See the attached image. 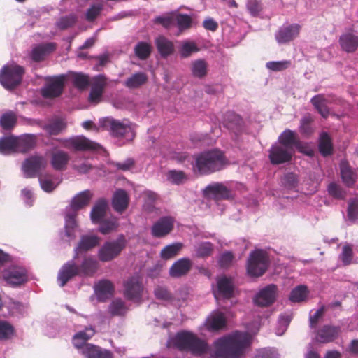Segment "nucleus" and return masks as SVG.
Returning <instances> with one entry per match:
<instances>
[{"label": "nucleus", "instance_id": "nucleus-36", "mask_svg": "<svg viewBox=\"0 0 358 358\" xmlns=\"http://www.w3.org/2000/svg\"><path fill=\"white\" fill-rule=\"evenodd\" d=\"M341 175L343 182L348 187H352L356 181V173L352 171L347 162L340 164Z\"/></svg>", "mask_w": 358, "mask_h": 358}, {"label": "nucleus", "instance_id": "nucleus-2", "mask_svg": "<svg viewBox=\"0 0 358 358\" xmlns=\"http://www.w3.org/2000/svg\"><path fill=\"white\" fill-rule=\"evenodd\" d=\"M74 259L68 261L59 271L57 280L61 287L75 276L92 277L98 270L99 262L92 257H85L80 265Z\"/></svg>", "mask_w": 358, "mask_h": 358}, {"label": "nucleus", "instance_id": "nucleus-1", "mask_svg": "<svg viewBox=\"0 0 358 358\" xmlns=\"http://www.w3.org/2000/svg\"><path fill=\"white\" fill-rule=\"evenodd\" d=\"M250 343L251 336L248 333L235 331L215 342V357L238 358Z\"/></svg>", "mask_w": 358, "mask_h": 358}, {"label": "nucleus", "instance_id": "nucleus-45", "mask_svg": "<svg viewBox=\"0 0 358 358\" xmlns=\"http://www.w3.org/2000/svg\"><path fill=\"white\" fill-rule=\"evenodd\" d=\"M199 51V48L196 43L190 41H182L178 50L180 57L182 59L189 57L193 53Z\"/></svg>", "mask_w": 358, "mask_h": 358}, {"label": "nucleus", "instance_id": "nucleus-43", "mask_svg": "<svg viewBox=\"0 0 358 358\" xmlns=\"http://www.w3.org/2000/svg\"><path fill=\"white\" fill-rule=\"evenodd\" d=\"M0 152L3 155H10L17 152L16 137L9 136L1 138Z\"/></svg>", "mask_w": 358, "mask_h": 358}, {"label": "nucleus", "instance_id": "nucleus-39", "mask_svg": "<svg viewBox=\"0 0 358 358\" xmlns=\"http://www.w3.org/2000/svg\"><path fill=\"white\" fill-rule=\"evenodd\" d=\"M65 216V234L68 237H74V229L77 227V212L68 208L66 209Z\"/></svg>", "mask_w": 358, "mask_h": 358}, {"label": "nucleus", "instance_id": "nucleus-10", "mask_svg": "<svg viewBox=\"0 0 358 358\" xmlns=\"http://www.w3.org/2000/svg\"><path fill=\"white\" fill-rule=\"evenodd\" d=\"M66 76L63 74L45 78V85L41 94L45 99H55L62 94L65 87Z\"/></svg>", "mask_w": 358, "mask_h": 358}, {"label": "nucleus", "instance_id": "nucleus-21", "mask_svg": "<svg viewBox=\"0 0 358 358\" xmlns=\"http://www.w3.org/2000/svg\"><path fill=\"white\" fill-rule=\"evenodd\" d=\"M242 117L234 112L229 111L224 116V126L236 136L241 134L243 129Z\"/></svg>", "mask_w": 358, "mask_h": 358}, {"label": "nucleus", "instance_id": "nucleus-35", "mask_svg": "<svg viewBox=\"0 0 358 358\" xmlns=\"http://www.w3.org/2000/svg\"><path fill=\"white\" fill-rule=\"evenodd\" d=\"M204 194L206 196H213L215 198L226 199L229 196V191L222 183H214L208 185L205 190Z\"/></svg>", "mask_w": 358, "mask_h": 358}, {"label": "nucleus", "instance_id": "nucleus-30", "mask_svg": "<svg viewBox=\"0 0 358 358\" xmlns=\"http://www.w3.org/2000/svg\"><path fill=\"white\" fill-rule=\"evenodd\" d=\"M108 208V202L104 199H99L94 205L90 217L93 223L101 222V220L105 217Z\"/></svg>", "mask_w": 358, "mask_h": 358}, {"label": "nucleus", "instance_id": "nucleus-58", "mask_svg": "<svg viewBox=\"0 0 358 358\" xmlns=\"http://www.w3.org/2000/svg\"><path fill=\"white\" fill-rule=\"evenodd\" d=\"M78 17L76 14L71 13L69 15L63 16L59 18L57 23V26L62 30H65L72 27L77 22Z\"/></svg>", "mask_w": 358, "mask_h": 358}, {"label": "nucleus", "instance_id": "nucleus-53", "mask_svg": "<svg viewBox=\"0 0 358 358\" xmlns=\"http://www.w3.org/2000/svg\"><path fill=\"white\" fill-rule=\"evenodd\" d=\"M307 287L299 285L292 290L289 299L292 302L299 303L304 301L307 297Z\"/></svg>", "mask_w": 358, "mask_h": 358}, {"label": "nucleus", "instance_id": "nucleus-57", "mask_svg": "<svg viewBox=\"0 0 358 358\" xmlns=\"http://www.w3.org/2000/svg\"><path fill=\"white\" fill-rule=\"evenodd\" d=\"M214 245L210 242H203L196 249V255L198 257L206 258L213 255Z\"/></svg>", "mask_w": 358, "mask_h": 358}, {"label": "nucleus", "instance_id": "nucleus-48", "mask_svg": "<svg viewBox=\"0 0 358 358\" xmlns=\"http://www.w3.org/2000/svg\"><path fill=\"white\" fill-rule=\"evenodd\" d=\"M151 52L152 46L147 42H138L134 48L136 56L141 60L147 59L150 57Z\"/></svg>", "mask_w": 358, "mask_h": 358}, {"label": "nucleus", "instance_id": "nucleus-37", "mask_svg": "<svg viewBox=\"0 0 358 358\" xmlns=\"http://www.w3.org/2000/svg\"><path fill=\"white\" fill-rule=\"evenodd\" d=\"M66 128V122L62 118L53 119L50 122L43 126V129L51 136L59 134Z\"/></svg>", "mask_w": 358, "mask_h": 358}, {"label": "nucleus", "instance_id": "nucleus-44", "mask_svg": "<svg viewBox=\"0 0 358 358\" xmlns=\"http://www.w3.org/2000/svg\"><path fill=\"white\" fill-rule=\"evenodd\" d=\"M38 180L41 187L46 192H52L59 183L53 176L50 174L39 176Z\"/></svg>", "mask_w": 358, "mask_h": 358}, {"label": "nucleus", "instance_id": "nucleus-51", "mask_svg": "<svg viewBox=\"0 0 358 358\" xmlns=\"http://www.w3.org/2000/svg\"><path fill=\"white\" fill-rule=\"evenodd\" d=\"M167 180L174 185H182L187 180V176L182 171L170 170L166 174Z\"/></svg>", "mask_w": 358, "mask_h": 358}, {"label": "nucleus", "instance_id": "nucleus-49", "mask_svg": "<svg viewBox=\"0 0 358 358\" xmlns=\"http://www.w3.org/2000/svg\"><path fill=\"white\" fill-rule=\"evenodd\" d=\"M208 329L213 331H217L226 326V318L223 313H218L208 320Z\"/></svg>", "mask_w": 358, "mask_h": 358}, {"label": "nucleus", "instance_id": "nucleus-3", "mask_svg": "<svg viewBox=\"0 0 358 358\" xmlns=\"http://www.w3.org/2000/svg\"><path fill=\"white\" fill-rule=\"evenodd\" d=\"M194 171L200 175H210L224 169L227 160L224 153L215 149L203 152L194 157Z\"/></svg>", "mask_w": 358, "mask_h": 358}, {"label": "nucleus", "instance_id": "nucleus-19", "mask_svg": "<svg viewBox=\"0 0 358 358\" xmlns=\"http://www.w3.org/2000/svg\"><path fill=\"white\" fill-rule=\"evenodd\" d=\"M301 31V26L292 24L280 28L275 34V39L279 43H287L296 38Z\"/></svg>", "mask_w": 358, "mask_h": 358}, {"label": "nucleus", "instance_id": "nucleus-25", "mask_svg": "<svg viewBox=\"0 0 358 358\" xmlns=\"http://www.w3.org/2000/svg\"><path fill=\"white\" fill-rule=\"evenodd\" d=\"M278 144L290 150H294V146L299 145V138L297 134L289 129L280 134L278 138Z\"/></svg>", "mask_w": 358, "mask_h": 358}, {"label": "nucleus", "instance_id": "nucleus-8", "mask_svg": "<svg viewBox=\"0 0 358 358\" xmlns=\"http://www.w3.org/2000/svg\"><path fill=\"white\" fill-rule=\"evenodd\" d=\"M127 244V241L123 234L119 235L116 240L106 242L99 250V260L107 262L114 259L120 255Z\"/></svg>", "mask_w": 358, "mask_h": 358}, {"label": "nucleus", "instance_id": "nucleus-64", "mask_svg": "<svg viewBox=\"0 0 358 358\" xmlns=\"http://www.w3.org/2000/svg\"><path fill=\"white\" fill-rule=\"evenodd\" d=\"M348 220L355 221L358 219V199H350L348 201L347 210Z\"/></svg>", "mask_w": 358, "mask_h": 358}, {"label": "nucleus", "instance_id": "nucleus-12", "mask_svg": "<svg viewBox=\"0 0 358 358\" xmlns=\"http://www.w3.org/2000/svg\"><path fill=\"white\" fill-rule=\"evenodd\" d=\"M268 158L273 165H279L289 162L294 154V150H290L280 145H273L269 151Z\"/></svg>", "mask_w": 358, "mask_h": 358}, {"label": "nucleus", "instance_id": "nucleus-31", "mask_svg": "<svg viewBox=\"0 0 358 358\" xmlns=\"http://www.w3.org/2000/svg\"><path fill=\"white\" fill-rule=\"evenodd\" d=\"M148 81V76L144 72H137L127 78L124 85L126 87L134 90L145 85Z\"/></svg>", "mask_w": 358, "mask_h": 358}, {"label": "nucleus", "instance_id": "nucleus-40", "mask_svg": "<svg viewBox=\"0 0 358 358\" xmlns=\"http://www.w3.org/2000/svg\"><path fill=\"white\" fill-rule=\"evenodd\" d=\"M339 41L342 48L348 52H355L358 47V36L351 34L341 36Z\"/></svg>", "mask_w": 358, "mask_h": 358}, {"label": "nucleus", "instance_id": "nucleus-4", "mask_svg": "<svg viewBox=\"0 0 358 358\" xmlns=\"http://www.w3.org/2000/svg\"><path fill=\"white\" fill-rule=\"evenodd\" d=\"M174 343L180 350H187L196 355H201L208 350V344L190 332L178 333Z\"/></svg>", "mask_w": 358, "mask_h": 358}, {"label": "nucleus", "instance_id": "nucleus-38", "mask_svg": "<svg viewBox=\"0 0 358 358\" xmlns=\"http://www.w3.org/2000/svg\"><path fill=\"white\" fill-rule=\"evenodd\" d=\"M318 148L323 157H327L333 153V144L330 136L327 132H322L319 139Z\"/></svg>", "mask_w": 358, "mask_h": 358}, {"label": "nucleus", "instance_id": "nucleus-46", "mask_svg": "<svg viewBox=\"0 0 358 358\" xmlns=\"http://www.w3.org/2000/svg\"><path fill=\"white\" fill-rule=\"evenodd\" d=\"M192 73L194 77L202 78L207 75L208 64L202 59H196L192 63Z\"/></svg>", "mask_w": 358, "mask_h": 358}, {"label": "nucleus", "instance_id": "nucleus-13", "mask_svg": "<svg viewBox=\"0 0 358 358\" xmlns=\"http://www.w3.org/2000/svg\"><path fill=\"white\" fill-rule=\"evenodd\" d=\"M124 296L131 301H139L141 299L143 287L138 276H132L124 283Z\"/></svg>", "mask_w": 358, "mask_h": 358}, {"label": "nucleus", "instance_id": "nucleus-26", "mask_svg": "<svg viewBox=\"0 0 358 358\" xmlns=\"http://www.w3.org/2000/svg\"><path fill=\"white\" fill-rule=\"evenodd\" d=\"M83 355L87 358H113L108 350H102L99 346L87 343L81 348Z\"/></svg>", "mask_w": 358, "mask_h": 358}, {"label": "nucleus", "instance_id": "nucleus-54", "mask_svg": "<svg viewBox=\"0 0 358 358\" xmlns=\"http://www.w3.org/2000/svg\"><path fill=\"white\" fill-rule=\"evenodd\" d=\"M15 334L14 327L6 320H0V340L10 339Z\"/></svg>", "mask_w": 358, "mask_h": 358}, {"label": "nucleus", "instance_id": "nucleus-14", "mask_svg": "<svg viewBox=\"0 0 358 358\" xmlns=\"http://www.w3.org/2000/svg\"><path fill=\"white\" fill-rule=\"evenodd\" d=\"M278 287L274 284H270L262 289L255 298V303L262 307H267L272 305L277 296Z\"/></svg>", "mask_w": 358, "mask_h": 358}, {"label": "nucleus", "instance_id": "nucleus-61", "mask_svg": "<svg viewBox=\"0 0 358 358\" xmlns=\"http://www.w3.org/2000/svg\"><path fill=\"white\" fill-rule=\"evenodd\" d=\"M313 118L310 115L308 114L303 117L301 120L299 131L305 136H310L313 132V129L311 126Z\"/></svg>", "mask_w": 358, "mask_h": 358}, {"label": "nucleus", "instance_id": "nucleus-22", "mask_svg": "<svg viewBox=\"0 0 358 358\" xmlns=\"http://www.w3.org/2000/svg\"><path fill=\"white\" fill-rule=\"evenodd\" d=\"M155 43L159 54L164 59H166L175 52L173 42L164 36H157L155 40Z\"/></svg>", "mask_w": 358, "mask_h": 358}, {"label": "nucleus", "instance_id": "nucleus-20", "mask_svg": "<svg viewBox=\"0 0 358 358\" xmlns=\"http://www.w3.org/2000/svg\"><path fill=\"white\" fill-rule=\"evenodd\" d=\"M3 279L12 286H18L24 283L27 280L26 272L21 268H11L3 273Z\"/></svg>", "mask_w": 358, "mask_h": 358}, {"label": "nucleus", "instance_id": "nucleus-23", "mask_svg": "<svg viewBox=\"0 0 358 358\" xmlns=\"http://www.w3.org/2000/svg\"><path fill=\"white\" fill-rule=\"evenodd\" d=\"M94 291L98 300L104 302L113 296L114 285L108 280H101L94 286Z\"/></svg>", "mask_w": 358, "mask_h": 358}, {"label": "nucleus", "instance_id": "nucleus-24", "mask_svg": "<svg viewBox=\"0 0 358 358\" xmlns=\"http://www.w3.org/2000/svg\"><path fill=\"white\" fill-rule=\"evenodd\" d=\"M93 197V194L90 190H84L77 194L72 199L68 208L78 212L79 210L88 206L91 199Z\"/></svg>", "mask_w": 358, "mask_h": 358}, {"label": "nucleus", "instance_id": "nucleus-17", "mask_svg": "<svg viewBox=\"0 0 358 358\" xmlns=\"http://www.w3.org/2000/svg\"><path fill=\"white\" fill-rule=\"evenodd\" d=\"M341 332V328L332 325H324L316 331V341L327 343L336 339Z\"/></svg>", "mask_w": 358, "mask_h": 358}, {"label": "nucleus", "instance_id": "nucleus-5", "mask_svg": "<svg viewBox=\"0 0 358 358\" xmlns=\"http://www.w3.org/2000/svg\"><path fill=\"white\" fill-rule=\"evenodd\" d=\"M101 127L110 132L115 138H127L133 140L136 136L134 124L127 121L121 122L112 117H105L100 120Z\"/></svg>", "mask_w": 358, "mask_h": 358}, {"label": "nucleus", "instance_id": "nucleus-27", "mask_svg": "<svg viewBox=\"0 0 358 358\" xmlns=\"http://www.w3.org/2000/svg\"><path fill=\"white\" fill-rule=\"evenodd\" d=\"M129 201V198L126 191L118 189L113 195L112 206L116 212L121 213L127 208Z\"/></svg>", "mask_w": 358, "mask_h": 358}, {"label": "nucleus", "instance_id": "nucleus-7", "mask_svg": "<svg viewBox=\"0 0 358 358\" xmlns=\"http://www.w3.org/2000/svg\"><path fill=\"white\" fill-rule=\"evenodd\" d=\"M24 73V67L20 65H6L0 71V83L7 90H13L20 85Z\"/></svg>", "mask_w": 358, "mask_h": 358}, {"label": "nucleus", "instance_id": "nucleus-59", "mask_svg": "<svg viewBox=\"0 0 358 358\" xmlns=\"http://www.w3.org/2000/svg\"><path fill=\"white\" fill-rule=\"evenodd\" d=\"M16 122L17 117L12 112L3 114L0 120L1 126L6 130L12 129L15 125Z\"/></svg>", "mask_w": 358, "mask_h": 358}, {"label": "nucleus", "instance_id": "nucleus-32", "mask_svg": "<svg viewBox=\"0 0 358 358\" xmlns=\"http://www.w3.org/2000/svg\"><path fill=\"white\" fill-rule=\"evenodd\" d=\"M310 103L322 117L327 118L329 117V108L327 106L329 101L324 94H320L314 96L310 99Z\"/></svg>", "mask_w": 358, "mask_h": 358}, {"label": "nucleus", "instance_id": "nucleus-9", "mask_svg": "<svg viewBox=\"0 0 358 358\" xmlns=\"http://www.w3.org/2000/svg\"><path fill=\"white\" fill-rule=\"evenodd\" d=\"M58 141L62 146L74 151H95L101 148V145L85 136H75L69 138H60Z\"/></svg>", "mask_w": 358, "mask_h": 358}, {"label": "nucleus", "instance_id": "nucleus-60", "mask_svg": "<svg viewBox=\"0 0 358 358\" xmlns=\"http://www.w3.org/2000/svg\"><path fill=\"white\" fill-rule=\"evenodd\" d=\"M103 10V5L101 3H95L92 5L85 13V20L87 22H93L101 14Z\"/></svg>", "mask_w": 358, "mask_h": 358}, {"label": "nucleus", "instance_id": "nucleus-18", "mask_svg": "<svg viewBox=\"0 0 358 358\" xmlns=\"http://www.w3.org/2000/svg\"><path fill=\"white\" fill-rule=\"evenodd\" d=\"M193 263L189 258L184 257L175 262L169 268V275L178 278L187 275L192 267Z\"/></svg>", "mask_w": 358, "mask_h": 358}, {"label": "nucleus", "instance_id": "nucleus-50", "mask_svg": "<svg viewBox=\"0 0 358 358\" xmlns=\"http://www.w3.org/2000/svg\"><path fill=\"white\" fill-rule=\"evenodd\" d=\"M175 22L180 32L192 27V18L187 14L175 13Z\"/></svg>", "mask_w": 358, "mask_h": 358}, {"label": "nucleus", "instance_id": "nucleus-42", "mask_svg": "<svg viewBox=\"0 0 358 358\" xmlns=\"http://www.w3.org/2000/svg\"><path fill=\"white\" fill-rule=\"evenodd\" d=\"M95 334L94 329L92 327H86L84 331L78 332L73 336V344L76 348H81L86 342Z\"/></svg>", "mask_w": 358, "mask_h": 358}, {"label": "nucleus", "instance_id": "nucleus-47", "mask_svg": "<svg viewBox=\"0 0 358 358\" xmlns=\"http://www.w3.org/2000/svg\"><path fill=\"white\" fill-rule=\"evenodd\" d=\"M182 244L181 243H175L165 246L160 252L162 259L168 260L176 257L181 250Z\"/></svg>", "mask_w": 358, "mask_h": 358}, {"label": "nucleus", "instance_id": "nucleus-55", "mask_svg": "<svg viewBox=\"0 0 358 358\" xmlns=\"http://www.w3.org/2000/svg\"><path fill=\"white\" fill-rule=\"evenodd\" d=\"M108 310L111 315L120 316L125 314L127 308L125 306L124 302L122 300L117 299L111 302Z\"/></svg>", "mask_w": 358, "mask_h": 358}, {"label": "nucleus", "instance_id": "nucleus-11", "mask_svg": "<svg viewBox=\"0 0 358 358\" xmlns=\"http://www.w3.org/2000/svg\"><path fill=\"white\" fill-rule=\"evenodd\" d=\"M47 165V161L41 155H32L26 159L22 164V170L25 177L32 178L38 177L40 171L45 169Z\"/></svg>", "mask_w": 358, "mask_h": 358}, {"label": "nucleus", "instance_id": "nucleus-29", "mask_svg": "<svg viewBox=\"0 0 358 358\" xmlns=\"http://www.w3.org/2000/svg\"><path fill=\"white\" fill-rule=\"evenodd\" d=\"M100 238L96 236H83L75 249L73 259H77L78 253L82 251H88L99 244Z\"/></svg>", "mask_w": 358, "mask_h": 358}, {"label": "nucleus", "instance_id": "nucleus-33", "mask_svg": "<svg viewBox=\"0 0 358 358\" xmlns=\"http://www.w3.org/2000/svg\"><path fill=\"white\" fill-rule=\"evenodd\" d=\"M56 48V44L54 43H48L45 44L39 45L33 48L31 57L33 61L39 62L43 60L45 55L54 51Z\"/></svg>", "mask_w": 358, "mask_h": 358}, {"label": "nucleus", "instance_id": "nucleus-62", "mask_svg": "<svg viewBox=\"0 0 358 358\" xmlns=\"http://www.w3.org/2000/svg\"><path fill=\"white\" fill-rule=\"evenodd\" d=\"M329 195L336 199H344L346 196L345 191L338 184L331 182L327 187Z\"/></svg>", "mask_w": 358, "mask_h": 358}, {"label": "nucleus", "instance_id": "nucleus-41", "mask_svg": "<svg viewBox=\"0 0 358 358\" xmlns=\"http://www.w3.org/2000/svg\"><path fill=\"white\" fill-rule=\"evenodd\" d=\"M218 292L226 299H230L234 294V285L231 279L226 277L217 280Z\"/></svg>", "mask_w": 358, "mask_h": 358}, {"label": "nucleus", "instance_id": "nucleus-63", "mask_svg": "<svg viewBox=\"0 0 358 358\" xmlns=\"http://www.w3.org/2000/svg\"><path fill=\"white\" fill-rule=\"evenodd\" d=\"M118 226L117 220H103L100 223L99 230L102 234L106 235L115 231Z\"/></svg>", "mask_w": 358, "mask_h": 358}, {"label": "nucleus", "instance_id": "nucleus-15", "mask_svg": "<svg viewBox=\"0 0 358 358\" xmlns=\"http://www.w3.org/2000/svg\"><path fill=\"white\" fill-rule=\"evenodd\" d=\"M106 85L107 79L105 76L98 75L94 77L89 95V101L95 104L99 103Z\"/></svg>", "mask_w": 358, "mask_h": 358}, {"label": "nucleus", "instance_id": "nucleus-56", "mask_svg": "<svg viewBox=\"0 0 358 358\" xmlns=\"http://www.w3.org/2000/svg\"><path fill=\"white\" fill-rule=\"evenodd\" d=\"M155 24H161L164 28L169 29L175 22V13H166L164 15L157 16L153 20Z\"/></svg>", "mask_w": 358, "mask_h": 358}, {"label": "nucleus", "instance_id": "nucleus-28", "mask_svg": "<svg viewBox=\"0 0 358 358\" xmlns=\"http://www.w3.org/2000/svg\"><path fill=\"white\" fill-rule=\"evenodd\" d=\"M36 136L34 134H24L16 137L17 152L26 153L32 150L36 144Z\"/></svg>", "mask_w": 358, "mask_h": 358}, {"label": "nucleus", "instance_id": "nucleus-34", "mask_svg": "<svg viewBox=\"0 0 358 358\" xmlns=\"http://www.w3.org/2000/svg\"><path fill=\"white\" fill-rule=\"evenodd\" d=\"M69 155L64 151L58 150L52 154L51 165L55 170L62 171L64 170L69 161Z\"/></svg>", "mask_w": 358, "mask_h": 358}, {"label": "nucleus", "instance_id": "nucleus-52", "mask_svg": "<svg viewBox=\"0 0 358 358\" xmlns=\"http://www.w3.org/2000/svg\"><path fill=\"white\" fill-rule=\"evenodd\" d=\"M71 79L73 85L80 90L85 89L90 84V78L88 76L82 73H72L71 75Z\"/></svg>", "mask_w": 358, "mask_h": 358}, {"label": "nucleus", "instance_id": "nucleus-16", "mask_svg": "<svg viewBox=\"0 0 358 358\" xmlns=\"http://www.w3.org/2000/svg\"><path fill=\"white\" fill-rule=\"evenodd\" d=\"M174 220L171 217H162L152 227V235L156 238L164 237L173 229Z\"/></svg>", "mask_w": 358, "mask_h": 358}, {"label": "nucleus", "instance_id": "nucleus-6", "mask_svg": "<svg viewBox=\"0 0 358 358\" xmlns=\"http://www.w3.org/2000/svg\"><path fill=\"white\" fill-rule=\"evenodd\" d=\"M268 253L262 249L252 251L247 260V273L252 277H260L267 271L269 266Z\"/></svg>", "mask_w": 358, "mask_h": 358}]
</instances>
